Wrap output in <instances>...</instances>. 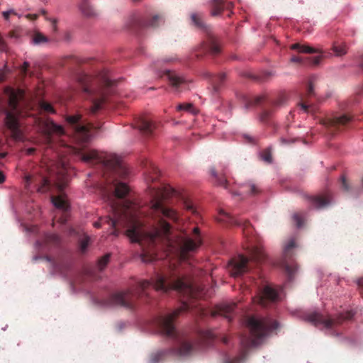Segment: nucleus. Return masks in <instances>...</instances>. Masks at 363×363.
I'll return each instance as SVG.
<instances>
[{
  "instance_id": "f257e3e1",
  "label": "nucleus",
  "mask_w": 363,
  "mask_h": 363,
  "mask_svg": "<svg viewBox=\"0 0 363 363\" xmlns=\"http://www.w3.org/2000/svg\"><path fill=\"white\" fill-rule=\"evenodd\" d=\"M147 183L150 196V206L147 215L144 211H138L130 201L111 203L113 217L107 216L96 222L94 226L99 228L101 223H107L115 228L120 225L126 227V235L132 242L139 243L143 252L140 255L143 262L148 263L157 259L155 247L161 245L165 248L167 255H174L180 261L185 262L191 253L195 252L202 243L199 228L193 229L192 236L182 234L171 238V226L164 218L177 222L179 215L175 210L166 206L165 201L179 193L165 184L153 186L160 177L157 167L150 163L147 167Z\"/></svg>"
},
{
  "instance_id": "f03ea898",
  "label": "nucleus",
  "mask_w": 363,
  "mask_h": 363,
  "mask_svg": "<svg viewBox=\"0 0 363 363\" xmlns=\"http://www.w3.org/2000/svg\"><path fill=\"white\" fill-rule=\"evenodd\" d=\"M66 121L69 125L70 135L75 143V145L71 147L72 152L86 163L99 165L104 172V177L106 182L113 183L115 196L118 199L124 198L129 192L128 186L124 183L118 182L116 179H111V175L125 178L128 175L125 166L116 155L99 153L94 150L86 148V144L91 136V130H98L101 126L85 123L79 114L68 116Z\"/></svg>"
},
{
  "instance_id": "7ed1b4c3",
  "label": "nucleus",
  "mask_w": 363,
  "mask_h": 363,
  "mask_svg": "<svg viewBox=\"0 0 363 363\" xmlns=\"http://www.w3.org/2000/svg\"><path fill=\"white\" fill-rule=\"evenodd\" d=\"M152 286L156 291L167 293L175 290L186 298H199L202 296L203 289L196 286L188 277L174 269H169L165 273H157L151 280H142L131 288L111 294L106 304L133 309L137 301L141 300L147 303L148 289Z\"/></svg>"
},
{
  "instance_id": "20e7f679",
  "label": "nucleus",
  "mask_w": 363,
  "mask_h": 363,
  "mask_svg": "<svg viewBox=\"0 0 363 363\" xmlns=\"http://www.w3.org/2000/svg\"><path fill=\"white\" fill-rule=\"evenodd\" d=\"M190 305L184 301L182 306L164 316H160L157 324L161 333L175 341V345L168 349H164L152 353L150 356V363H159L169 355L185 357L191 355L196 350V345L187 337L180 334L175 328L174 321L183 312L188 311Z\"/></svg>"
},
{
  "instance_id": "39448f33",
  "label": "nucleus",
  "mask_w": 363,
  "mask_h": 363,
  "mask_svg": "<svg viewBox=\"0 0 363 363\" xmlns=\"http://www.w3.org/2000/svg\"><path fill=\"white\" fill-rule=\"evenodd\" d=\"M77 80L83 92L91 99V112L95 114L101 108L115 82L110 79L106 71H102L94 77L82 74L78 76Z\"/></svg>"
},
{
  "instance_id": "423d86ee",
  "label": "nucleus",
  "mask_w": 363,
  "mask_h": 363,
  "mask_svg": "<svg viewBox=\"0 0 363 363\" xmlns=\"http://www.w3.org/2000/svg\"><path fill=\"white\" fill-rule=\"evenodd\" d=\"M23 95L22 90L16 91L11 87H6L4 96L0 97V114H5V124L16 140L23 139L18 123V116L21 114L18 102Z\"/></svg>"
},
{
  "instance_id": "0eeeda50",
  "label": "nucleus",
  "mask_w": 363,
  "mask_h": 363,
  "mask_svg": "<svg viewBox=\"0 0 363 363\" xmlns=\"http://www.w3.org/2000/svg\"><path fill=\"white\" fill-rule=\"evenodd\" d=\"M249 257L239 255L230 262V272L232 276L236 277L242 275L265 259L263 250L257 246L247 247Z\"/></svg>"
},
{
  "instance_id": "6e6552de",
  "label": "nucleus",
  "mask_w": 363,
  "mask_h": 363,
  "mask_svg": "<svg viewBox=\"0 0 363 363\" xmlns=\"http://www.w3.org/2000/svg\"><path fill=\"white\" fill-rule=\"evenodd\" d=\"M278 323L269 318L257 319L251 316L246 320V325L250 331L252 340L246 339V342L242 340V343L246 348L255 347L259 344V340L265 337L269 333L278 328Z\"/></svg>"
},
{
  "instance_id": "1a4fd4ad",
  "label": "nucleus",
  "mask_w": 363,
  "mask_h": 363,
  "mask_svg": "<svg viewBox=\"0 0 363 363\" xmlns=\"http://www.w3.org/2000/svg\"><path fill=\"white\" fill-rule=\"evenodd\" d=\"M353 315L354 313L352 311H347L345 313L340 314L335 318H332L318 312H312L306 314L304 319L315 327L332 329L336 325L341 324L342 321L352 319Z\"/></svg>"
},
{
  "instance_id": "9d476101",
  "label": "nucleus",
  "mask_w": 363,
  "mask_h": 363,
  "mask_svg": "<svg viewBox=\"0 0 363 363\" xmlns=\"http://www.w3.org/2000/svg\"><path fill=\"white\" fill-rule=\"evenodd\" d=\"M191 18L195 26L206 33V38L203 43L204 49L211 55H218L221 51L220 41L213 34L211 28L203 22V15L198 13H192Z\"/></svg>"
},
{
  "instance_id": "9b49d317",
  "label": "nucleus",
  "mask_w": 363,
  "mask_h": 363,
  "mask_svg": "<svg viewBox=\"0 0 363 363\" xmlns=\"http://www.w3.org/2000/svg\"><path fill=\"white\" fill-rule=\"evenodd\" d=\"M352 120V116L344 114L323 119L321 123L325 127L328 133L333 136L347 128Z\"/></svg>"
},
{
  "instance_id": "f8f14e48",
  "label": "nucleus",
  "mask_w": 363,
  "mask_h": 363,
  "mask_svg": "<svg viewBox=\"0 0 363 363\" xmlns=\"http://www.w3.org/2000/svg\"><path fill=\"white\" fill-rule=\"evenodd\" d=\"M216 219L218 222L224 223L230 225L242 227L243 234L246 238H249L253 233V228L248 220L235 218L223 210L219 211Z\"/></svg>"
},
{
  "instance_id": "ddd939ff",
  "label": "nucleus",
  "mask_w": 363,
  "mask_h": 363,
  "mask_svg": "<svg viewBox=\"0 0 363 363\" xmlns=\"http://www.w3.org/2000/svg\"><path fill=\"white\" fill-rule=\"evenodd\" d=\"M25 183L28 188L30 185H33L41 193H45L51 188L50 180L48 177L41 174L26 175L25 177Z\"/></svg>"
},
{
  "instance_id": "4468645a",
  "label": "nucleus",
  "mask_w": 363,
  "mask_h": 363,
  "mask_svg": "<svg viewBox=\"0 0 363 363\" xmlns=\"http://www.w3.org/2000/svg\"><path fill=\"white\" fill-rule=\"evenodd\" d=\"M164 75L167 77L175 91L179 92L188 89L189 82L175 72L165 69L164 71Z\"/></svg>"
},
{
  "instance_id": "2eb2a0df",
  "label": "nucleus",
  "mask_w": 363,
  "mask_h": 363,
  "mask_svg": "<svg viewBox=\"0 0 363 363\" xmlns=\"http://www.w3.org/2000/svg\"><path fill=\"white\" fill-rule=\"evenodd\" d=\"M305 199L312 207L316 209H321L330 204L331 194L330 192H325L316 196H305Z\"/></svg>"
},
{
  "instance_id": "dca6fc26",
  "label": "nucleus",
  "mask_w": 363,
  "mask_h": 363,
  "mask_svg": "<svg viewBox=\"0 0 363 363\" xmlns=\"http://www.w3.org/2000/svg\"><path fill=\"white\" fill-rule=\"evenodd\" d=\"M256 298L259 304L262 306H266L268 303L277 301L279 300V295L275 289L269 286H266L263 289L262 294Z\"/></svg>"
},
{
  "instance_id": "f3484780",
  "label": "nucleus",
  "mask_w": 363,
  "mask_h": 363,
  "mask_svg": "<svg viewBox=\"0 0 363 363\" xmlns=\"http://www.w3.org/2000/svg\"><path fill=\"white\" fill-rule=\"evenodd\" d=\"M138 128L144 135L150 136L157 129V125L152 118L144 117L138 121Z\"/></svg>"
},
{
  "instance_id": "a211bd4d",
  "label": "nucleus",
  "mask_w": 363,
  "mask_h": 363,
  "mask_svg": "<svg viewBox=\"0 0 363 363\" xmlns=\"http://www.w3.org/2000/svg\"><path fill=\"white\" fill-rule=\"evenodd\" d=\"M52 202L53 205L57 208L62 211H63L64 215L62 218H60V222L61 223H65L67 221V211L69 209V204L65 199V196L64 194H60L58 196H52L51 197Z\"/></svg>"
},
{
  "instance_id": "6ab92c4d",
  "label": "nucleus",
  "mask_w": 363,
  "mask_h": 363,
  "mask_svg": "<svg viewBox=\"0 0 363 363\" xmlns=\"http://www.w3.org/2000/svg\"><path fill=\"white\" fill-rule=\"evenodd\" d=\"M52 265L56 272L65 275L69 270L72 266V261L69 257L62 256L54 260Z\"/></svg>"
},
{
  "instance_id": "aec40b11",
  "label": "nucleus",
  "mask_w": 363,
  "mask_h": 363,
  "mask_svg": "<svg viewBox=\"0 0 363 363\" xmlns=\"http://www.w3.org/2000/svg\"><path fill=\"white\" fill-rule=\"evenodd\" d=\"M236 307V303H225L217 307L216 310L212 312V316L222 315L228 321L233 318V313Z\"/></svg>"
},
{
  "instance_id": "412c9836",
  "label": "nucleus",
  "mask_w": 363,
  "mask_h": 363,
  "mask_svg": "<svg viewBox=\"0 0 363 363\" xmlns=\"http://www.w3.org/2000/svg\"><path fill=\"white\" fill-rule=\"evenodd\" d=\"M316 80L317 77L313 75L309 77L306 96L301 97V101L298 104V105L304 111H308V106L306 104V101H305V97H311L315 95L314 85Z\"/></svg>"
},
{
  "instance_id": "4be33fe9",
  "label": "nucleus",
  "mask_w": 363,
  "mask_h": 363,
  "mask_svg": "<svg viewBox=\"0 0 363 363\" xmlns=\"http://www.w3.org/2000/svg\"><path fill=\"white\" fill-rule=\"evenodd\" d=\"M233 6V2H226L225 0H213L211 15H220L224 9L230 10Z\"/></svg>"
},
{
  "instance_id": "5701e85b",
  "label": "nucleus",
  "mask_w": 363,
  "mask_h": 363,
  "mask_svg": "<svg viewBox=\"0 0 363 363\" xmlns=\"http://www.w3.org/2000/svg\"><path fill=\"white\" fill-rule=\"evenodd\" d=\"M162 22H163L162 16L155 15L150 21H138L136 23L141 28H157Z\"/></svg>"
},
{
  "instance_id": "b1692460",
  "label": "nucleus",
  "mask_w": 363,
  "mask_h": 363,
  "mask_svg": "<svg viewBox=\"0 0 363 363\" xmlns=\"http://www.w3.org/2000/svg\"><path fill=\"white\" fill-rule=\"evenodd\" d=\"M321 60H322L321 55H318V56L312 57H306V58H303V57H298V56H293L291 58V62H295V63H300V64L309 63L313 65H318L320 62Z\"/></svg>"
},
{
  "instance_id": "393cba45",
  "label": "nucleus",
  "mask_w": 363,
  "mask_h": 363,
  "mask_svg": "<svg viewBox=\"0 0 363 363\" xmlns=\"http://www.w3.org/2000/svg\"><path fill=\"white\" fill-rule=\"evenodd\" d=\"M211 172L218 186H223L225 189L228 188V182L223 172H218L214 168L211 169Z\"/></svg>"
},
{
  "instance_id": "a878e982",
  "label": "nucleus",
  "mask_w": 363,
  "mask_h": 363,
  "mask_svg": "<svg viewBox=\"0 0 363 363\" xmlns=\"http://www.w3.org/2000/svg\"><path fill=\"white\" fill-rule=\"evenodd\" d=\"M291 50H297L300 53H316L319 50L313 48L308 45H301L300 43H294L290 46Z\"/></svg>"
},
{
  "instance_id": "bb28decb",
  "label": "nucleus",
  "mask_w": 363,
  "mask_h": 363,
  "mask_svg": "<svg viewBox=\"0 0 363 363\" xmlns=\"http://www.w3.org/2000/svg\"><path fill=\"white\" fill-rule=\"evenodd\" d=\"M80 10L87 17H92L96 15V12L87 1H84L81 4Z\"/></svg>"
},
{
  "instance_id": "cd10ccee",
  "label": "nucleus",
  "mask_w": 363,
  "mask_h": 363,
  "mask_svg": "<svg viewBox=\"0 0 363 363\" xmlns=\"http://www.w3.org/2000/svg\"><path fill=\"white\" fill-rule=\"evenodd\" d=\"M45 244L48 245L57 246L61 242L59 235L54 233H48L44 238Z\"/></svg>"
},
{
  "instance_id": "c85d7f7f",
  "label": "nucleus",
  "mask_w": 363,
  "mask_h": 363,
  "mask_svg": "<svg viewBox=\"0 0 363 363\" xmlns=\"http://www.w3.org/2000/svg\"><path fill=\"white\" fill-rule=\"evenodd\" d=\"M264 101V97L262 96H253L245 99V108L259 105Z\"/></svg>"
},
{
  "instance_id": "c756f323",
  "label": "nucleus",
  "mask_w": 363,
  "mask_h": 363,
  "mask_svg": "<svg viewBox=\"0 0 363 363\" xmlns=\"http://www.w3.org/2000/svg\"><path fill=\"white\" fill-rule=\"evenodd\" d=\"M65 168L62 167L61 169L60 170V173L62 176L61 179H58L57 181L55 182V184L56 185V187L60 191H62L65 187L67 185V179L66 177L65 176Z\"/></svg>"
},
{
  "instance_id": "7c9ffc66",
  "label": "nucleus",
  "mask_w": 363,
  "mask_h": 363,
  "mask_svg": "<svg viewBox=\"0 0 363 363\" xmlns=\"http://www.w3.org/2000/svg\"><path fill=\"white\" fill-rule=\"evenodd\" d=\"M31 41L33 44L39 45L41 43H47L48 41V38L43 33L38 31H35L32 35Z\"/></svg>"
},
{
  "instance_id": "2f4dec72",
  "label": "nucleus",
  "mask_w": 363,
  "mask_h": 363,
  "mask_svg": "<svg viewBox=\"0 0 363 363\" xmlns=\"http://www.w3.org/2000/svg\"><path fill=\"white\" fill-rule=\"evenodd\" d=\"M225 77L226 76L224 73L213 76L212 77V84L215 91H218L220 86L221 84L225 81Z\"/></svg>"
},
{
  "instance_id": "473e14b6",
  "label": "nucleus",
  "mask_w": 363,
  "mask_h": 363,
  "mask_svg": "<svg viewBox=\"0 0 363 363\" xmlns=\"http://www.w3.org/2000/svg\"><path fill=\"white\" fill-rule=\"evenodd\" d=\"M274 109L270 106L269 108H265L259 114V118L262 123H267L272 116Z\"/></svg>"
},
{
  "instance_id": "72a5a7b5",
  "label": "nucleus",
  "mask_w": 363,
  "mask_h": 363,
  "mask_svg": "<svg viewBox=\"0 0 363 363\" xmlns=\"http://www.w3.org/2000/svg\"><path fill=\"white\" fill-rule=\"evenodd\" d=\"M286 100L287 96L285 94H281L275 100L271 102L270 106L275 110L276 108L284 106Z\"/></svg>"
},
{
  "instance_id": "f704fd0d",
  "label": "nucleus",
  "mask_w": 363,
  "mask_h": 363,
  "mask_svg": "<svg viewBox=\"0 0 363 363\" xmlns=\"http://www.w3.org/2000/svg\"><path fill=\"white\" fill-rule=\"evenodd\" d=\"M333 50L337 56H342L347 53V46L345 43H335L333 46Z\"/></svg>"
},
{
  "instance_id": "c9c22d12",
  "label": "nucleus",
  "mask_w": 363,
  "mask_h": 363,
  "mask_svg": "<svg viewBox=\"0 0 363 363\" xmlns=\"http://www.w3.org/2000/svg\"><path fill=\"white\" fill-rule=\"evenodd\" d=\"M284 270L289 277V279L291 280L297 270V267L296 264L290 265L286 262L284 263Z\"/></svg>"
},
{
  "instance_id": "e433bc0d",
  "label": "nucleus",
  "mask_w": 363,
  "mask_h": 363,
  "mask_svg": "<svg viewBox=\"0 0 363 363\" xmlns=\"http://www.w3.org/2000/svg\"><path fill=\"white\" fill-rule=\"evenodd\" d=\"M178 111H186L192 114L196 113L195 108L191 104H181L177 106Z\"/></svg>"
},
{
  "instance_id": "4c0bfd02",
  "label": "nucleus",
  "mask_w": 363,
  "mask_h": 363,
  "mask_svg": "<svg viewBox=\"0 0 363 363\" xmlns=\"http://www.w3.org/2000/svg\"><path fill=\"white\" fill-rule=\"evenodd\" d=\"M109 259H110V255L109 254H106L104 256H103L102 257H101L99 259V262H98V267H99V269L100 270H103L106 267L107 264L108 263Z\"/></svg>"
},
{
  "instance_id": "58836bf2",
  "label": "nucleus",
  "mask_w": 363,
  "mask_h": 363,
  "mask_svg": "<svg viewBox=\"0 0 363 363\" xmlns=\"http://www.w3.org/2000/svg\"><path fill=\"white\" fill-rule=\"evenodd\" d=\"M40 107L42 110H43L45 112L53 113L55 112V110L52 105L46 101H41L40 102Z\"/></svg>"
},
{
  "instance_id": "ea45409f",
  "label": "nucleus",
  "mask_w": 363,
  "mask_h": 363,
  "mask_svg": "<svg viewBox=\"0 0 363 363\" xmlns=\"http://www.w3.org/2000/svg\"><path fill=\"white\" fill-rule=\"evenodd\" d=\"M183 206L184 208L189 211H191L192 213L194 214H196L197 213V211L195 209L194 206V204L192 203V202L189 200V199H184L183 201Z\"/></svg>"
},
{
  "instance_id": "a19ab883",
  "label": "nucleus",
  "mask_w": 363,
  "mask_h": 363,
  "mask_svg": "<svg viewBox=\"0 0 363 363\" xmlns=\"http://www.w3.org/2000/svg\"><path fill=\"white\" fill-rule=\"evenodd\" d=\"M50 131L60 135H64L65 133V130L62 126L53 123L50 124Z\"/></svg>"
},
{
  "instance_id": "79ce46f5",
  "label": "nucleus",
  "mask_w": 363,
  "mask_h": 363,
  "mask_svg": "<svg viewBox=\"0 0 363 363\" xmlns=\"http://www.w3.org/2000/svg\"><path fill=\"white\" fill-rule=\"evenodd\" d=\"M296 246L295 242L294 240H290L289 243L286 245L284 248V256L286 258L290 257L291 256V251Z\"/></svg>"
},
{
  "instance_id": "37998d69",
  "label": "nucleus",
  "mask_w": 363,
  "mask_h": 363,
  "mask_svg": "<svg viewBox=\"0 0 363 363\" xmlns=\"http://www.w3.org/2000/svg\"><path fill=\"white\" fill-rule=\"evenodd\" d=\"M90 238L88 236L84 237L80 242V251L82 253H84L89 245Z\"/></svg>"
},
{
  "instance_id": "c03bdc74",
  "label": "nucleus",
  "mask_w": 363,
  "mask_h": 363,
  "mask_svg": "<svg viewBox=\"0 0 363 363\" xmlns=\"http://www.w3.org/2000/svg\"><path fill=\"white\" fill-rule=\"evenodd\" d=\"M292 218L298 228H301L303 225V218L300 213H294Z\"/></svg>"
},
{
  "instance_id": "a18cd8bd",
  "label": "nucleus",
  "mask_w": 363,
  "mask_h": 363,
  "mask_svg": "<svg viewBox=\"0 0 363 363\" xmlns=\"http://www.w3.org/2000/svg\"><path fill=\"white\" fill-rule=\"evenodd\" d=\"M247 187L251 195H256L260 192L259 188L254 183H250Z\"/></svg>"
},
{
  "instance_id": "49530a36",
  "label": "nucleus",
  "mask_w": 363,
  "mask_h": 363,
  "mask_svg": "<svg viewBox=\"0 0 363 363\" xmlns=\"http://www.w3.org/2000/svg\"><path fill=\"white\" fill-rule=\"evenodd\" d=\"M262 158L263 160H264L265 162H267L268 163L272 162V157L270 151L268 150H264L263 152L262 153Z\"/></svg>"
},
{
  "instance_id": "de8ad7c7",
  "label": "nucleus",
  "mask_w": 363,
  "mask_h": 363,
  "mask_svg": "<svg viewBox=\"0 0 363 363\" xmlns=\"http://www.w3.org/2000/svg\"><path fill=\"white\" fill-rule=\"evenodd\" d=\"M201 337L204 340L208 341L214 338V335L211 331H205L201 333Z\"/></svg>"
},
{
  "instance_id": "09e8293b",
  "label": "nucleus",
  "mask_w": 363,
  "mask_h": 363,
  "mask_svg": "<svg viewBox=\"0 0 363 363\" xmlns=\"http://www.w3.org/2000/svg\"><path fill=\"white\" fill-rule=\"evenodd\" d=\"M9 73V70L6 66H5L3 69H0V83L3 82Z\"/></svg>"
},
{
  "instance_id": "8fccbe9b",
  "label": "nucleus",
  "mask_w": 363,
  "mask_h": 363,
  "mask_svg": "<svg viewBox=\"0 0 363 363\" xmlns=\"http://www.w3.org/2000/svg\"><path fill=\"white\" fill-rule=\"evenodd\" d=\"M244 355L242 354V357H235L233 359L228 358L224 363H240L243 359Z\"/></svg>"
},
{
  "instance_id": "3c124183",
  "label": "nucleus",
  "mask_w": 363,
  "mask_h": 363,
  "mask_svg": "<svg viewBox=\"0 0 363 363\" xmlns=\"http://www.w3.org/2000/svg\"><path fill=\"white\" fill-rule=\"evenodd\" d=\"M30 64L28 62H25L21 67V73L23 75V77L26 76Z\"/></svg>"
},
{
  "instance_id": "603ef678",
  "label": "nucleus",
  "mask_w": 363,
  "mask_h": 363,
  "mask_svg": "<svg viewBox=\"0 0 363 363\" xmlns=\"http://www.w3.org/2000/svg\"><path fill=\"white\" fill-rule=\"evenodd\" d=\"M341 186L345 191H349L350 189V186L345 176L341 177Z\"/></svg>"
},
{
  "instance_id": "864d4df0",
  "label": "nucleus",
  "mask_w": 363,
  "mask_h": 363,
  "mask_svg": "<svg viewBox=\"0 0 363 363\" xmlns=\"http://www.w3.org/2000/svg\"><path fill=\"white\" fill-rule=\"evenodd\" d=\"M296 140V139H291V140L286 139V138H281V143L283 144V145H288V144H290L291 143H294Z\"/></svg>"
},
{
  "instance_id": "5fc2aeb1",
  "label": "nucleus",
  "mask_w": 363,
  "mask_h": 363,
  "mask_svg": "<svg viewBox=\"0 0 363 363\" xmlns=\"http://www.w3.org/2000/svg\"><path fill=\"white\" fill-rule=\"evenodd\" d=\"M38 14H28L26 15V18L30 19V20H32V21H35L38 18Z\"/></svg>"
},
{
  "instance_id": "6e6d98bb",
  "label": "nucleus",
  "mask_w": 363,
  "mask_h": 363,
  "mask_svg": "<svg viewBox=\"0 0 363 363\" xmlns=\"http://www.w3.org/2000/svg\"><path fill=\"white\" fill-rule=\"evenodd\" d=\"M52 29L53 32H57V21L55 19L52 21Z\"/></svg>"
},
{
  "instance_id": "4d7b16f0",
  "label": "nucleus",
  "mask_w": 363,
  "mask_h": 363,
  "mask_svg": "<svg viewBox=\"0 0 363 363\" xmlns=\"http://www.w3.org/2000/svg\"><path fill=\"white\" fill-rule=\"evenodd\" d=\"M5 49H6V44H5L4 41V40L0 36V50H4Z\"/></svg>"
},
{
  "instance_id": "13d9d810",
  "label": "nucleus",
  "mask_w": 363,
  "mask_h": 363,
  "mask_svg": "<svg viewBox=\"0 0 363 363\" xmlns=\"http://www.w3.org/2000/svg\"><path fill=\"white\" fill-rule=\"evenodd\" d=\"M13 13V12L11 11H4V12H3V16H4V18L7 20V19H9L11 13Z\"/></svg>"
},
{
  "instance_id": "bf43d9fd",
  "label": "nucleus",
  "mask_w": 363,
  "mask_h": 363,
  "mask_svg": "<svg viewBox=\"0 0 363 363\" xmlns=\"http://www.w3.org/2000/svg\"><path fill=\"white\" fill-rule=\"evenodd\" d=\"M245 138L247 140V141H248L250 143H252V144L255 143L256 140H255L254 138H252V137L248 136V135H245Z\"/></svg>"
},
{
  "instance_id": "052dcab7",
  "label": "nucleus",
  "mask_w": 363,
  "mask_h": 363,
  "mask_svg": "<svg viewBox=\"0 0 363 363\" xmlns=\"http://www.w3.org/2000/svg\"><path fill=\"white\" fill-rule=\"evenodd\" d=\"M5 181V176L3 173V172H1L0 170V184H2L3 182H4Z\"/></svg>"
},
{
  "instance_id": "680f3d73",
  "label": "nucleus",
  "mask_w": 363,
  "mask_h": 363,
  "mask_svg": "<svg viewBox=\"0 0 363 363\" xmlns=\"http://www.w3.org/2000/svg\"><path fill=\"white\" fill-rule=\"evenodd\" d=\"M35 148H33V147H31V148H28V149L27 150V152H28V155H32V154H33V153L35 152Z\"/></svg>"
},
{
  "instance_id": "e2e57ef3",
  "label": "nucleus",
  "mask_w": 363,
  "mask_h": 363,
  "mask_svg": "<svg viewBox=\"0 0 363 363\" xmlns=\"http://www.w3.org/2000/svg\"><path fill=\"white\" fill-rule=\"evenodd\" d=\"M360 65H361L362 67L363 68V55L362 56V58H361Z\"/></svg>"
},
{
  "instance_id": "0e129e2a",
  "label": "nucleus",
  "mask_w": 363,
  "mask_h": 363,
  "mask_svg": "<svg viewBox=\"0 0 363 363\" xmlns=\"http://www.w3.org/2000/svg\"><path fill=\"white\" fill-rule=\"evenodd\" d=\"M5 155H6V154H5V153H1V154H0V158H3V157H5Z\"/></svg>"
},
{
  "instance_id": "69168bd1",
  "label": "nucleus",
  "mask_w": 363,
  "mask_h": 363,
  "mask_svg": "<svg viewBox=\"0 0 363 363\" xmlns=\"http://www.w3.org/2000/svg\"><path fill=\"white\" fill-rule=\"evenodd\" d=\"M223 342H224V343H227V342H228V340H227V338H226V337H224V338H223Z\"/></svg>"
},
{
  "instance_id": "338daca9",
  "label": "nucleus",
  "mask_w": 363,
  "mask_h": 363,
  "mask_svg": "<svg viewBox=\"0 0 363 363\" xmlns=\"http://www.w3.org/2000/svg\"><path fill=\"white\" fill-rule=\"evenodd\" d=\"M363 282V281H359V285H362V283Z\"/></svg>"
},
{
  "instance_id": "774afa93",
  "label": "nucleus",
  "mask_w": 363,
  "mask_h": 363,
  "mask_svg": "<svg viewBox=\"0 0 363 363\" xmlns=\"http://www.w3.org/2000/svg\"><path fill=\"white\" fill-rule=\"evenodd\" d=\"M50 133H52V132L50 130V132H48V134H50Z\"/></svg>"
}]
</instances>
